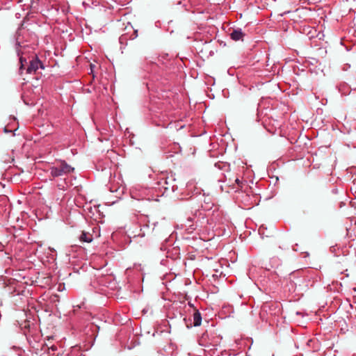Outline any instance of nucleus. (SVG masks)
Instances as JSON below:
<instances>
[{
    "label": "nucleus",
    "mask_w": 356,
    "mask_h": 356,
    "mask_svg": "<svg viewBox=\"0 0 356 356\" xmlns=\"http://www.w3.org/2000/svg\"><path fill=\"white\" fill-rule=\"evenodd\" d=\"M74 168L68 165L65 161H59L50 167L49 172L52 177H58L68 175L74 171Z\"/></svg>",
    "instance_id": "f257e3e1"
},
{
    "label": "nucleus",
    "mask_w": 356,
    "mask_h": 356,
    "mask_svg": "<svg viewBox=\"0 0 356 356\" xmlns=\"http://www.w3.org/2000/svg\"><path fill=\"white\" fill-rule=\"evenodd\" d=\"M244 35H245V34L241 31V29L234 30L230 33L231 38L235 41H238L240 40H243Z\"/></svg>",
    "instance_id": "7ed1b4c3"
},
{
    "label": "nucleus",
    "mask_w": 356,
    "mask_h": 356,
    "mask_svg": "<svg viewBox=\"0 0 356 356\" xmlns=\"http://www.w3.org/2000/svg\"><path fill=\"white\" fill-rule=\"evenodd\" d=\"M4 131L5 132H10V131H8L6 127L4 128Z\"/></svg>",
    "instance_id": "6e6552de"
},
{
    "label": "nucleus",
    "mask_w": 356,
    "mask_h": 356,
    "mask_svg": "<svg viewBox=\"0 0 356 356\" xmlns=\"http://www.w3.org/2000/svg\"><path fill=\"white\" fill-rule=\"evenodd\" d=\"M16 45L19 46V43L17 42Z\"/></svg>",
    "instance_id": "9b49d317"
},
{
    "label": "nucleus",
    "mask_w": 356,
    "mask_h": 356,
    "mask_svg": "<svg viewBox=\"0 0 356 356\" xmlns=\"http://www.w3.org/2000/svg\"><path fill=\"white\" fill-rule=\"evenodd\" d=\"M202 322V316L201 314L198 310H195L193 314V325L194 326H199L201 325Z\"/></svg>",
    "instance_id": "39448f33"
},
{
    "label": "nucleus",
    "mask_w": 356,
    "mask_h": 356,
    "mask_svg": "<svg viewBox=\"0 0 356 356\" xmlns=\"http://www.w3.org/2000/svg\"><path fill=\"white\" fill-rule=\"evenodd\" d=\"M19 60H20V63L22 65V66H21V67H22L23 66V58L20 57Z\"/></svg>",
    "instance_id": "0eeeda50"
},
{
    "label": "nucleus",
    "mask_w": 356,
    "mask_h": 356,
    "mask_svg": "<svg viewBox=\"0 0 356 356\" xmlns=\"http://www.w3.org/2000/svg\"><path fill=\"white\" fill-rule=\"evenodd\" d=\"M104 293L106 296H108V293H109V292H108V291L107 292V291H105L104 292Z\"/></svg>",
    "instance_id": "1a4fd4ad"
},
{
    "label": "nucleus",
    "mask_w": 356,
    "mask_h": 356,
    "mask_svg": "<svg viewBox=\"0 0 356 356\" xmlns=\"http://www.w3.org/2000/svg\"><path fill=\"white\" fill-rule=\"evenodd\" d=\"M79 240L81 242L90 243L92 241L93 237L91 234L83 231L79 236Z\"/></svg>",
    "instance_id": "20e7f679"
},
{
    "label": "nucleus",
    "mask_w": 356,
    "mask_h": 356,
    "mask_svg": "<svg viewBox=\"0 0 356 356\" xmlns=\"http://www.w3.org/2000/svg\"><path fill=\"white\" fill-rule=\"evenodd\" d=\"M39 68L44 69V66L38 56L33 57L29 62V65L26 69L29 74L35 73Z\"/></svg>",
    "instance_id": "f03ea898"
},
{
    "label": "nucleus",
    "mask_w": 356,
    "mask_h": 356,
    "mask_svg": "<svg viewBox=\"0 0 356 356\" xmlns=\"http://www.w3.org/2000/svg\"><path fill=\"white\" fill-rule=\"evenodd\" d=\"M235 182L238 185V186H240V184H241V181H240V180H239L238 178H236V179H235Z\"/></svg>",
    "instance_id": "423d86ee"
},
{
    "label": "nucleus",
    "mask_w": 356,
    "mask_h": 356,
    "mask_svg": "<svg viewBox=\"0 0 356 356\" xmlns=\"http://www.w3.org/2000/svg\"><path fill=\"white\" fill-rule=\"evenodd\" d=\"M51 349H52L53 350H56V347H54V346H52V347H51Z\"/></svg>",
    "instance_id": "9d476101"
}]
</instances>
